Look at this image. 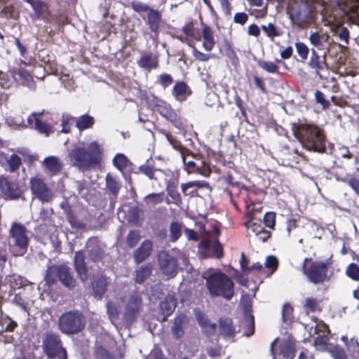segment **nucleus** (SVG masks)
<instances>
[{
  "label": "nucleus",
  "mask_w": 359,
  "mask_h": 359,
  "mask_svg": "<svg viewBox=\"0 0 359 359\" xmlns=\"http://www.w3.org/2000/svg\"><path fill=\"white\" fill-rule=\"evenodd\" d=\"M294 137L304 147L318 153L326 151V134L323 128L307 122H297L292 124Z\"/></svg>",
  "instance_id": "f257e3e1"
},
{
  "label": "nucleus",
  "mask_w": 359,
  "mask_h": 359,
  "mask_svg": "<svg viewBox=\"0 0 359 359\" xmlns=\"http://www.w3.org/2000/svg\"><path fill=\"white\" fill-rule=\"evenodd\" d=\"M103 152L98 142H93L87 148L80 147L72 149L69 157L72 165L84 172L95 169L101 163Z\"/></svg>",
  "instance_id": "f03ea898"
},
{
  "label": "nucleus",
  "mask_w": 359,
  "mask_h": 359,
  "mask_svg": "<svg viewBox=\"0 0 359 359\" xmlns=\"http://www.w3.org/2000/svg\"><path fill=\"white\" fill-rule=\"evenodd\" d=\"M205 285L210 297H222L231 300L235 294L232 279L222 271L210 273L205 278Z\"/></svg>",
  "instance_id": "7ed1b4c3"
},
{
  "label": "nucleus",
  "mask_w": 359,
  "mask_h": 359,
  "mask_svg": "<svg viewBox=\"0 0 359 359\" xmlns=\"http://www.w3.org/2000/svg\"><path fill=\"white\" fill-rule=\"evenodd\" d=\"M44 280L50 287L56 285L58 280L69 290H74L77 285L76 279L74 276L71 268L65 264L48 266L44 275Z\"/></svg>",
  "instance_id": "20e7f679"
},
{
  "label": "nucleus",
  "mask_w": 359,
  "mask_h": 359,
  "mask_svg": "<svg viewBox=\"0 0 359 359\" xmlns=\"http://www.w3.org/2000/svg\"><path fill=\"white\" fill-rule=\"evenodd\" d=\"M330 264L327 262L313 261L311 258H305L302 271L309 283L313 285H322L330 280Z\"/></svg>",
  "instance_id": "39448f33"
},
{
  "label": "nucleus",
  "mask_w": 359,
  "mask_h": 359,
  "mask_svg": "<svg viewBox=\"0 0 359 359\" xmlns=\"http://www.w3.org/2000/svg\"><path fill=\"white\" fill-rule=\"evenodd\" d=\"M86 323V317L81 311L71 310L60 315L57 326L62 334L73 335L81 332L85 328Z\"/></svg>",
  "instance_id": "423d86ee"
},
{
  "label": "nucleus",
  "mask_w": 359,
  "mask_h": 359,
  "mask_svg": "<svg viewBox=\"0 0 359 359\" xmlns=\"http://www.w3.org/2000/svg\"><path fill=\"white\" fill-rule=\"evenodd\" d=\"M42 349L48 359H67V352L60 335L53 331L45 333L42 339Z\"/></svg>",
  "instance_id": "0eeeda50"
},
{
  "label": "nucleus",
  "mask_w": 359,
  "mask_h": 359,
  "mask_svg": "<svg viewBox=\"0 0 359 359\" xmlns=\"http://www.w3.org/2000/svg\"><path fill=\"white\" fill-rule=\"evenodd\" d=\"M154 107L163 118L170 122L176 128L180 130L184 128L182 117L170 104L163 100H156L154 103Z\"/></svg>",
  "instance_id": "6e6552de"
},
{
  "label": "nucleus",
  "mask_w": 359,
  "mask_h": 359,
  "mask_svg": "<svg viewBox=\"0 0 359 359\" xmlns=\"http://www.w3.org/2000/svg\"><path fill=\"white\" fill-rule=\"evenodd\" d=\"M10 235L14 240V245L18 248V252H13L15 257L22 256L27 250L29 238L27 229L23 224L14 222L10 229Z\"/></svg>",
  "instance_id": "1a4fd4ad"
},
{
  "label": "nucleus",
  "mask_w": 359,
  "mask_h": 359,
  "mask_svg": "<svg viewBox=\"0 0 359 359\" xmlns=\"http://www.w3.org/2000/svg\"><path fill=\"white\" fill-rule=\"evenodd\" d=\"M198 253L202 258L221 259L224 257V248L218 238L212 244L210 238H203L198 245Z\"/></svg>",
  "instance_id": "9d476101"
},
{
  "label": "nucleus",
  "mask_w": 359,
  "mask_h": 359,
  "mask_svg": "<svg viewBox=\"0 0 359 359\" xmlns=\"http://www.w3.org/2000/svg\"><path fill=\"white\" fill-rule=\"evenodd\" d=\"M29 187L33 198L42 203H48L53 198V193L47 184L41 178L34 177L30 179Z\"/></svg>",
  "instance_id": "9b49d317"
},
{
  "label": "nucleus",
  "mask_w": 359,
  "mask_h": 359,
  "mask_svg": "<svg viewBox=\"0 0 359 359\" xmlns=\"http://www.w3.org/2000/svg\"><path fill=\"white\" fill-rule=\"evenodd\" d=\"M287 13L294 23L299 27H303L310 22V12L305 3L290 5Z\"/></svg>",
  "instance_id": "f8f14e48"
},
{
  "label": "nucleus",
  "mask_w": 359,
  "mask_h": 359,
  "mask_svg": "<svg viewBox=\"0 0 359 359\" xmlns=\"http://www.w3.org/2000/svg\"><path fill=\"white\" fill-rule=\"evenodd\" d=\"M142 298L138 292L130 294L126 305L123 314L124 319L130 323H133L137 318L142 310Z\"/></svg>",
  "instance_id": "ddd939ff"
},
{
  "label": "nucleus",
  "mask_w": 359,
  "mask_h": 359,
  "mask_svg": "<svg viewBox=\"0 0 359 359\" xmlns=\"http://www.w3.org/2000/svg\"><path fill=\"white\" fill-rule=\"evenodd\" d=\"M327 53L323 52V55H319L317 50L311 48V54L308 62V66L313 70L314 74L320 79H323V72L329 70V65L327 62Z\"/></svg>",
  "instance_id": "4468645a"
},
{
  "label": "nucleus",
  "mask_w": 359,
  "mask_h": 359,
  "mask_svg": "<svg viewBox=\"0 0 359 359\" xmlns=\"http://www.w3.org/2000/svg\"><path fill=\"white\" fill-rule=\"evenodd\" d=\"M159 267L162 273L170 278L177 273L178 263L176 258L163 250L158 254Z\"/></svg>",
  "instance_id": "2eb2a0df"
},
{
  "label": "nucleus",
  "mask_w": 359,
  "mask_h": 359,
  "mask_svg": "<svg viewBox=\"0 0 359 359\" xmlns=\"http://www.w3.org/2000/svg\"><path fill=\"white\" fill-rule=\"evenodd\" d=\"M247 192V198L245 199V207L246 210L245 212V217L248 218V219L244 222V226L248 229H251L252 231L257 236L261 232V231L264 229V227L263 226L260 220L254 221V219L250 217V212L253 210V209H250V206L252 203H254L253 195L255 193L252 191H249Z\"/></svg>",
  "instance_id": "dca6fc26"
},
{
  "label": "nucleus",
  "mask_w": 359,
  "mask_h": 359,
  "mask_svg": "<svg viewBox=\"0 0 359 359\" xmlns=\"http://www.w3.org/2000/svg\"><path fill=\"white\" fill-rule=\"evenodd\" d=\"M0 188L6 200L18 199L22 194L18 184L5 176L0 177Z\"/></svg>",
  "instance_id": "f3484780"
},
{
  "label": "nucleus",
  "mask_w": 359,
  "mask_h": 359,
  "mask_svg": "<svg viewBox=\"0 0 359 359\" xmlns=\"http://www.w3.org/2000/svg\"><path fill=\"white\" fill-rule=\"evenodd\" d=\"M338 5L353 23L359 25V0H339Z\"/></svg>",
  "instance_id": "a211bd4d"
},
{
  "label": "nucleus",
  "mask_w": 359,
  "mask_h": 359,
  "mask_svg": "<svg viewBox=\"0 0 359 359\" xmlns=\"http://www.w3.org/2000/svg\"><path fill=\"white\" fill-rule=\"evenodd\" d=\"M309 39L310 43L318 50H324L327 53L330 51L332 40L328 34H319L316 32L310 34Z\"/></svg>",
  "instance_id": "6ab92c4d"
},
{
  "label": "nucleus",
  "mask_w": 359,
  "mask_h": 359,
  "mask_svg": "<svg viewBox=\"0 0 359 359\" xmlns=\"http://www.w3.org/2000/svg\"><path fill=\"white\" fill-rule=\"evenodd\" d=\"M152 249V241L149 239L144 240L133 252L135 262L139 264L144 262L151 255Z\"/></svg>",
  "instance_id": "aec40b11"
},
{
  "label": "nucleus",
  "mask_w": 359,
  "mask_h": 359,
  "mask_svg": "<svg viewBox=\"0 0 359 359\" xmlns=\"http://www.w3.org/2000/svg\"><path fill=\"white\" fill-rule=\"evenodd\" d=\"M171 93L177 101L182 102L187 100L188 97L191 95L192 91L185 81H177L173 86Z\"/></svg>",
  "instance_id": "412c9836"
},
{
  "label": "nucleus",
  "mask_w": 359,
  "mask_h": 359,
  "mask_svg": "<svg viewBox=\"0 0 359 359\" xmlns=\"http://www.w3.org/2000/svg\"><path fill=\"white\" fill-rule=\"evenodd\" d=\"M74 266L80 280L85 282L88 279V269L83 251L80 250L75 252Z\"/></svg>",
  "instance_id": "4be33fe9"
},
{
  "label": "nucleus",
  "mask_w": 359,
  "mask_h": 359,
  "mask_svg": "<svg viewBox=\"0 0 359 359\" xmlns=\"http://www.w3.org/2000/svg\"><path fill=\"white\" fill-rule=\"evenodd\" d=\"M209 183L204 180L190 181L181 184V190L184 196L194 197L198 189L209 188Z\"/></svg>",
  "instance_id": "5701e85b"
},
{
  "label": "nucleus",
  "mask_w": 359,
  "mask_h": 359,
  "mask_svg": "<svg viewBox=\"0 0 359 359\" xmlns=\"http://www.w3.org/2000/svg\"><path fill=\"white\" fill-rule=\"evenodd\" d=\"M221 334L224 338H233L236 334V327L231 318L222 317L218 320Z\"/></svg>",
  "instance_id": "b1692460"
},
{
  "label": "nucleus",
  "mask_w": 359,
  "mask_h": 359,
  "mask_svg": "<svg viewBox=\"0 0 359 359\" xmlns=\"http://www.w3.org/2000/svg\"><path fill=\"white\" fill-rule=\"evenodd\" d=\"M86 247L90 261L98 262L102 260L104 252L96 241L89 240Z\"/></svg>",
  "instance_id": "393cba45"
},
{
  "label": "nucleus",
  "mask_w": 359,
  "mask_h": 359,
  "mask_svg": "<svg viewBox=\"0 0 359 359\" xmlns=\"http://www.w3.org/2000/svg\"><path fill=\"white\" fill-rule=\"evenodd\" d=\"M41 114L32 113L27 118V123L30 127L35 128L40 133L45 134L46 136L49 135L51 128L50 126L45 122L40 120L38 116Z\"/></svg>",
  "instance_id": "a878e982"
},
{
  "label": "nucleus",
  "mask_w": 359,
  "mask_h": 359,
  "mask_svg": "<svg viewBox=\"0 0 359 359\" xmlns=\"http://www.w3.org/2000/svg\"><path fill=\"white\" fill-rule=\"evenodd\" d=\"M252 191L255 193L253 195L254 203H252V204L250 206V209H253V210H252L250 212V217L253 218V214L257 211L260 212L262 210V207L260 206V205L264 198L265 192L262 190H258L257 191L253 189H248L245 188L243 189V192L242 191H241V195H243V194L245 195V197L243 199L244 201H245V199L247 198V194H248L247 191Z\"/></svg>",
  "instance_id": "bb28decb"
},
{
  "label": "nucleus",
  "mask_w": 359,
  "mask_h": 359,
  "mask_svg": "<svg viewBox=\"0 0 359 359\" xmlns=\"http://www.w3.org/2000/svg\"><path fill=\"white\" fill-rule=\"evenodd\" d=\"M201 35L203 48L207 51H211L216 43L211 27L202 23Z\"/></svg>",
  "instance_id": "cd10ccee"
},
{
  "label": "nucleus",
  "mask_w": 359,
  "mask_h": 359,
  "mask_svg": "<svg viewBox=\"0 0 359 359\" xmlns=\"http://www.w3.org/2000/svg\"><path fill=\"white\" fill-rule=\"evenodd\" d=\"M161 22V14L157 11L151 8L147 14V23L149 29L158 34L160 29V24Z\"/></svg>",
  "instance_id": "c85d7f7f"
},
{
  "label": "nucleus",
  "mask_w": 359,
  "mask_h": 359,
  "mask_svg": "<svg viewBox=\"0 0 359 359\" xmlns=\"http://www.w3.org/2000/svg\"><path fill=\"white\" fill-rule=\"evenodd\" d=\"M187 321V318L185 314H180L175 316L171 327L172 333L175 338L180 339L184 335L183 326Z\"/></svg>",
  "instance_id": "c756f323"
},
{
  "label": "nucleus",
  "mask_w": 359,
  "mask_h": 359,
  "mask_svg": "<svg viewBox=\"0 0 359 359\" xmlns=\"http://www.w3.org/2000/svg\"><path fill=\"white\" fill-rule=\"evenodd\" d=\"M140 67L150 71L151 69H156L158 66V57L150 53L145 54L137 61Z\"/></svg>",
  "instance_id": "7c9ffc66"
},
{
  "label": "nucleus",
  "mask_w": 359,
  "mask_h": 359,
  "mask_svg": "<svg viewBox=\"0 0 359 359\" xmlns=\"http://www.w3.org/2000/svg\"><path fill=\"white\" fill-rule=\"evenodd\" d=\"M153 271L151 264L147 263L139 267L135 271V283L142 284L151 275Z\"/></svg>",
  "instance_id": "2f4dec72"
},
{
  "label": "nucleus",
  "mask_w": 359,
  "mask_h": 359,
  "mask_svg": "<svg viewBox=\"0 0 359 359\" xmlns=\"http://www.w3.org/2000/svg\"><path fill=\"white\" fill-rule=\"evenodd\" d=\"M107 278L104 276H98L92 283L93 291L95 297L102 298L107 290Z\"/></svg>",
  "instance_id": "473e14b6"
},
{
  "label": "nucleus",
  "mask_w": 359,
  "mask_h": 359,
  "mask_svg": "<svg viewBox=\"0 0 359 359\" xmlns=\"http://www.w3.org/2000/svg\"><path fill=\"white\" fill-rule=\"evenodd\" d=\"M44 166L54 175L59 174L62 168V163L56 156H48L43 160Z\"/></svg>",
  "instance_id": "72a5a7b5"
},
{
  "label": "nucleus",
  "mask_w": 359,
  "mask_h": 359,
  "mask_svg": "<svg viewBox=\"0 0 359 359\" xmlns=\"http://www.w3.org/2000/svg\"><path fill=\"white\" fill-rule=\"evenodd\" d=\"M165 191L167 193L166 204H174L177 206H180L182 204V198L178 191V187L165 188Z\"/></svg>",
  "instance_id": "f704fd0d"
},
{
  "label": "nucleus",
  "mask_w": 359,
  "mask_h": 359,
  "mask_svg": "<svg viewBox=\"0 0 359 359\" xmlns=\"http://www.w3.org/2000/svg\"><path fill=\"white\" fill-rule=\"evenodd\" d=\"M261 29L265 35L271 39H273L275 37H280L283 34L282 29L272 22L262 25Z\"/></svg>",
  "instance_id": "c9c22d12"
},
{
  "label": "nucleus",
  "mask_w": 359,
  "mask_h": 359,
  "mask_svg": "<svg viewBox=\"0 0 359 359\" xmlns=\"http://www.w3.org/2000/svg\"><path fill=\"white\" fill-rule=\"evenodd\" d=\"M332 344L330 343L329 337L326 334L318 335L313 343L316 350L320 352H327Z\"/></svg>",
  "instance_id": "e433bc0d"
},
{
  "label": "nucleus",
  "mask_w": 359,
  "mask_h": 359,
  "mask_svg": "<svg viewBox=\"0 0 359 359\" xmlns=\"http://www.w3.org/2000/svg\"><path fill=\"white\" fill-rule=\"evenodd\" d=\"M182 158L184 166V170L188 173H194L197 172L198 165V161H187V156H192L194 158V156L191 151H190L189 149L186 150L185 151H182Z\"/></svg>",
  "instance_id": "4c0bfd02"
},
{
  "label": "nucleus",
  "mask_w": 359,
  "mask_h": 359,
  "mask_svg": "<svg viewBox=\"0 0 359 359\" xmlns=\"http://www.w3.org/2000/svg\"><path fill=\"white\" fill-rule=\"evenodd\" d=\"M105 181L107 189L114 196L117 197L121 188V183L110 173L107 174Z\"/></svg>",
  "instance_id": "58836bf2"
},
{
  "label": "nucleus",
  "mask_w": 359,
  "mask_h": 359,
  "mask_svg": "<svg viewBox=\"0 0 359 359\" xmlns=\"http://www.w3.org/2000/svg\"><path fill=\"white\" fill-rule=\"evenodd\" d=\"M303 306L306 313L320 312L322 311L320 300L313 297L306 298Z\"/></svg>",
  "instance_id": "ea45409f"
},
{
  "label": "nucleus",
  "mask_w": 359,
  "mask_h": 359,
  "mask_svg": "<svg viewBox=\"0 0 359 359\" xmlns=\"http://www.w3.org/2000/svg\"><path fill=\"white\" fill-rule=\"evenodd\" d=\"M95 123L94 118L88 114H84L78 118L76 126L79 130L90 128Z\"/></svg>",
  "instance_id": "a19ab883"
},
{
  "label": "nucleus",
  "mask_w": 359,
  "mask_h": 359,
  "mask_svg": "<svg viewBox=\"0 0 359 359\" xmlns=\"http://www.w3.org/2000/svg\"><path fill=\"white\" fill-rule=\"evenodd\" d=\"M170 241L175 243L179 240L182 233V224L177 222H172L169 226Z\"/></svg>",
  "instance_id": "79ce46f5"
},
{
  "label": "nucleus",
  "mask_w": 359,
  "mask_h": 359,
  "mask_svg": "<svg viewBox=\"0 0 359 359\" xmlns=\"http://www.w3.org/2000/svg\"><path fill=\"white\" fill-rule=\"evenodd\" d=\"M194 158L198 161V168L196 173H199L204 177H208L212 172L210 165L205 161L203 160L202 156L197 155L194 156Z\"/></svg>",
  "instance_id": "37998d69"
},
{
  "label": "nucleus",
  "mask_w": 359,
  "mask_h": 359,
  "mask_svg": "<svg viewBox=\"0 0 359 359\" xmlns=\"http://www.w3.org/2000/svg\"><path fill=\"white\" fill-rule=\"evenodd\" d=\"M334 359H348L346 350L339 344H332L327 351Z\"/></svg>",
  "instance_id": "c03bdc74"
},
{
  "label": "nucleus",
  "mask_w": 359,
  "mask_h": 359,
  "mask_svg": "<svg viewBox=\"0 0 359 359\" xmlns=\"http://www.w3.org/2000/svg\"><path fill=\"white\" fill-rule=\"evenodd\" d=\"M0 325L2 327L0 330V333L4 332H13L18 327V323L7 315L1 317Z\"/></svg>",
  "instance_id": "a18cd8bd"
},
{
  "label": "nucleus",
  "mask_w": 359,
  "mask_h": 359,
  "mask_svg": "<svg viewBox=\"0 0 359 359\" xmlns=\"http://www.w3.org/2000/svg\"><path fill=\"white\" fill-rule=\"evenodd\" d=\"M151 162H153L151 159H148L144 164L139 167V170L141 173L146 175L150 180H156L154 175L157 170L155 168Z\"/></svg>",
  "instance_id": "49530a36"
},
{
  "label": "nucleus",
  "mask_w": 359,
  "mask_h": 359,
  "mask_svg": "<svg viewBox=\"0 0 359 359\" xmlns=\"http://www.w3.org/2000/svg\"><path fill=\"white\" fill-rule=\"evenodd\" d=\"M249 5L251 6L261 7L262 8L257 10L255 9V11L257 12L255 15L256 18H264L267 15V6L264 5V0H246Z\"/></svg>",
  "instance_id": "de8ad7c7"
},
{
  "label": "nucleus",
  "mask_w": 359,
  "mask_h": 359,
  "mask_svg": "<svg viewBox=\"0 0 359 359\" xmlns=\"http://www.w3.org/2000/svg\"><path fill=\"white\" fill-rule=\"evenodd\" d=\"M351 359H359V342L358 339L352 337L346 347Z\"/></svg>",
  "instance_id": "09e8293b"
},
{
  "label": "nucleus",
  "mask_w": 359,
  "mask_h": 359,
  "mask_svg": "<svg viewBox=\"0 0 359 359\" xmlns=\"http://www.w3.org/2000/svg\"><path fill=\"white\" fill-rule=\"evenodd\" d=\"M280 354L285 359H293L295 356V348L292 344L284 342L280 345Z\"/></svg>",
  "instance_id": "8fccbe9b"
},
{
  "label": "nucleus",
  "mask_w": 359,
  "mask_h": 359,
  "mask_svg": "<svg viewBox=\"0 0 359 359\" xmlns=\"http://www.w3.org/2000/svg\"><path fill=\"white\" fill-rule=\"evenodd\" d=\"M141 239V233L140 230H130L126 236V243L130 248H135Z\"/></svg>",
  "instance_id": "3c124183"
},
{
  "label": "nucleus",
  "mask_w": 359,
  "mask_h": 359,
  "mask_svg": "<svg viewBox=\"0 0 359 359\" xmlns=\"http://www.w3.org/2000/svg\"><path fill=\"white\" fill-rule=\"evenodd\" d=\"M175 303L172 299H165L160 303L159 307L164 316H170L175 309Z\"/></svg>",
  "instance_id": "603ef678"
},
{
  "label": "nucleus",
  "mask_w": 359,
  "mask_h": 359,
  "mask_svg": "<svg viewBox=\"0 0 359 359\" xmlns=\"http://www.w3.org/2000/svg\"><path fill=\"white\" fill-rule=\"evenodd\" d=\"M245 335L252 336L255 332V319L251 313H247L244 320Z\"/></svg>",
  "instance_id": "864d4df0"
},
{
  "label": "nucleus",
  "mask_w": 359,
  "mask_h": 359,
  "mask_svg": "<svg viewBox=\"0 0 359 359\" xmlns=\"http://www.w3.org/2000/svg\"><path fill=\"white\" fill-rule=\"evenodd\" d=\"M257 65L262 69L266 71L270 74H275L278 72L279 67L271 61H266L264 60H259L257 61Z\"/></svg>",
  "instance_id": "5fc2aeb1"
},
{
  "label": "nucleus",
  "mask_w": 359,
  "mask_h": 359,
  "mask_svg": "<svg viewBox=\"0 0 359 359\" xmlns=\"http://www.w3.org/2000/svg\"><path fill=\"white\" fill-rule=\"evenodd\" d=\"M164 200L163 191L159 193H151L144 197V201L148 205H155L161 203Z\"/></svg>",
  "instance_id": "6e6d98bb"
},
{
  "label": "nucleus",
  "mask_w": 359,
  "mask_h": 359,
  "mask_svg": "<svg viewBox=\"0 0 359 359\" xmlns=\"http://www.w3.org/2000/svg\"><path fill=\"white\" fill-rule=\"evenodd\" d=\"M114 165L120 171H123L128 165V159L122 154H116L113 158Z\"/></svg>",
  "instance_id": "4d7b16f0"
},
{
  "label": "nucleus",
  "mask_w": 359,
  "mask_h": 359,
  "mask_svg": "<svg viewBox=\"0 0 359 359\" xmlns=\"http://www.w3.org/2000/svg\"><path fill=\"white\" fill-rule=\"evenodd\" d=\"M168 176H169V178L165 180V188L178 187L180 177V172L171 171Z\"/></svg>",
  "instance_id": "13d9d810"
},
{
  "label": "nucleus",
  "mask_w": 359,
  "mask_h": 359,
  "mask_svg": "<svg viewBox=\"0 0 359 359\" xmlns=\"http://www.w3.org/2000/svg\"><path fill=\"white\" fill-rule=\"evenodd\" d=\"M182 32L186 36L187 39H194L198 40L199 39L196 36L197 30L194 26L192 22H189L185 24L182 28Z\"/></svg>",
  "instance_id": "bf43d9fd"
},
{
  "label": "nucleus",
  "mask_w": 359,
  "mask_h": 359,
  "mask_svg": "<svg viewBox=\"0 0 359 359\" xmlns=\"http://www.w3.org/2000/svg\"><path fill=\"white\" fill-rule=\"evenodd\" d=\"M7 163L9 166V171L14 172L19 169L22 161L18 155L13 154L7 160Z\"/></svg>",
  "instance_id": "052dcab7"
},
{
  "label": "nucleus",
  "mask_w": 359,
  "mask_h": 359,
  "mask_svg": "<svg viewBox=\"0 0 359 359\" xmlns=\"http://www.w3.org/2000/svg\"><path fill=\"white\" fill-rule=\"evenodd\" d=\"M295 48L298 55L301 58L302 62H304L307 60L309 53V49L308 46L303 42L295 43Z\"/></svg>",
  "instance_id": "680f3d73"
},
{
  "label": "nucleus",
  "mask_w": 359,
  "mask_h": 359,
  "mask_svg": "<svg viewBox=\"0 0 359 359\" xmlns=\"http://www.w3.org/2000/svg\"><path fill=\"white\" fill-rule=\"evenodd\" d=\"M302 217L299 215H292L286 222V230L287 235L290 236L293 229L298 227V222L300 221Z\"/></svg>",
  "instance_id": "e2e57ef3"
},
{
  "label": "nucleus",
  "mask_w": 359,
  "mask_h": 359,
  "mask_svg": "<svg viewBox=\"0 0 359 359\" xmlns=\"http://www.w3.org/2000/svg\"><path fill=\"white\" fill-rule=\"evenodd\" d=\"M346 275L353 280H359V266L354 263L348 264L346 269Z\"/></svg>",
  "instance_id": "0e129e2a"
},
{
  "label": "nucleus",
  "mask_w": 359,
  "mask_h": 359,
  "mask_svg": "<svg viewBox=\"0 0 359 359\" xmlns=\"http://www.w3.org/2000/svg\"><path fill=\"white\" fill-rule=\"evenodd\" d=\"M278 260L275 256L269 255L266 257L264 266L271 271L270 275L273 274L278 269Z\"/></svg>",
  "instance_id": "69168bd1"
},
{
  "label": "nucleus",
  "mask_w": 359,
  "mask_h": 359,
  "mask_svg": "<svg viewBox=\"0 0 359 359\" xmlns=\"http://www.w3.org/2000/svg\"><path fill=\"white\" fill-rule=\"evenodd\" d=\"M293 307L288 303L283 304L282 309V319L284 322H291L293 318Z\"/></svg>",
  "instance_id": "338daca9"
},
{
  "label": "nucleus",
  "mask_w": 359,
  "mask_h": 359,
  "mask_svg": "<svg viewBox=\"0 0 359 359\" xmlns=\"http://www.w3.org/2000/svg\"><path fill=\"white\" fill-rule=\"evenodd\" d=\"M314 95L316 102L320 104L323 109H326L330 107V101L326 99L325 94L322 91L316 90Z\"/></svg>",
  "instance_id": "774afa93"
}]
</instances>
